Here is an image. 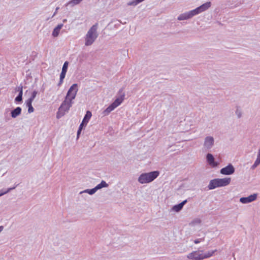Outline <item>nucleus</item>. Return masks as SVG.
Masks as SVG:
<instances>
[{"label":"nucleus","mask_w":260,"mask_h":260,"mask_svg":"<svg viewBox=\"0 0 260 260\" xmlns=\"http://www.w3.org/2000/svg\"><path fill=\"white\" fill-rule=\"evenodd\" d=\"M216 250L208 251L206 253H203V250L193 251L188 253L186 257L191 260H203L212 256Z\"/></svg>","instance_id":"obj_1"},{"label":"nucleus","mask_w":260,"mask_h":260,"mask_svg":"<svg viewBox=\"0 0 260 260\" xmlns=\"http://www.w3.org/2000/svg\"><path fill=\"white\" fill-rule=\"evenodd\" d=\"M98 24L93 25L87 31L85 37V45H91L98 37L97 32Z\"/></svg>","instance_id":"obj_2"},{"label":"nucleus","mask_w":260,"mask_h":260,"mask_svg":"<svg viewBox=\"0 0 260 260\" xmlns=\"http://www.w3.org/2000/svg\"><path fill=\"white\" fill-rule=\"evenodd\" d=\"M159 174V172L157 171L149 173H144L139 176L138 181L141 184L149 183L155 179L158 176Z\"/></svg>","instance_id":"obj_3"},{"label":"nucleus","mask_w":260,"mask_h":260,"mask_svg":"<svg viewBox=\"0 0 260 260\" xmlns=\"http://www.w3.org/2000/svg\"><path fill=\"white\" fill-rule=\"evenodd\" d=\"M231 181V178L214 179L210 181L208 187L209 189L212 190L217 187L225 186L230 183Z\"/></svg>","instance_id":"obj_4"},{"label":"nucleus","mask_w":260,"mask_h":260,"mask_svg":"<svg viewBox=\"0 0 260 260\" xmlns=\"http://www.w3.org/2000/svg\"><path fill=\"white\" fill-rule=\"evenodd\" d=\"M73 104L74 102L73 100L65 97L64 100L62 102L58 109V111L57 113V118H59L60 117L63 116L66 112L69 111Z\"/></svg>","instance_id":"obj_5"},{"label":"nucleus","mask_w":260,"mask_h":260,"mask_svg":"<svg viewBox=\"0 0 260 260\" xmlns=\"http://www.w3.org/2000/svg\"><path fill=\"white\" fill-rule=\"evenodd\" d=\"M215 144V139L211 136H207L205 137L203 144V149L205 151H210Z\"/></svg>","instance_id":"obj_6"},{"label":"nucleus","mask_w":260,"mask_h":260,"mask_svg":"<svg viewBox=\"0 0 260 260\" xmlns=\"http://www.w3.org/2000/svg\"><path fill=\"white\" fill-rule=\"evenodd\" d=\"M78 91V84L77 83L73 84L68 90L66 98L73 101L76 96Z\"/></svg>","instance_id":"obj_7"},{"label":"nucleus","mask_w":260,"mask_h":260,"mask_svg":"<svg viewBox=\"0 0 260 260\" xmlns=\"http://www.w3.org/2000/svg\"><path fill=\"white\" fill-rule=\"evenodd\" d=\"M235 169L234 166L229 164L227 166L222 168L220 170V173L224 175H230L235 172Z\"/></svg>","instance_id":"obj_8"},{"label":"nucleus","mask_w":260,"mask_h":260,"mask_svg":"<svg viewBox=\"0 0 260 260\" xmlns=\"http://www.w3.org/2000/svg\"><path fill=\"white\" fill-rule=\"evenodd\" d=\"M119 95L116 99L112 103V105L116 108L118 106H119L122 102H123L124 96L125 93L123 92V89H121L119 91Z\"/></svg>","instance_id":"obj_9"},{"label":"nucleus","mask_w":260,"mask_h":260,"mask_svg":"<svg viewBox=\"0 0 260 260\" xmlns=\"http://www.w3.org/2000/svg\"><path fill=\"white\" fill-rule=\"evenodd\" d=\"M257 194H253L247 197H242L240 199V202L243 204H247L251 203L256 199Z\"/></svg>","instance_id":"obj_10"},{"label":"nucleus","mask_w":260,"mask_h":260,"mask_svg":"<svg viewBox=\"0 0 260 260\" xmlns=\"http://www.w3.org/2000/svg\"><path fill=\"white\" fill-rule=\"evenodd\" d=\"M206 160L208 164L212 167L214 168L218 166V163L215 161L213 155L211 153H207Z\"/></svg>","instance_id":"obj_11"},{"label":"nucleus","mask_w":260,"mask_h":260,"mask_svg":"<svg viewBox=\"0 0 260 260\" xmlns=\"http://www.w3.org/2000/svg\"><path fill=\"white\" fill-rule=\"evenodd\" d=\"M211 3L210 2H207L198 8L200 13H202L207 10L211 7Z\"/></svg>","instance_id":"obj_12"},{"label":"nucleus","mask_w":260,"mask_h":260,"mask_svg":"<svg viewBox=\"0 0 260 260\" xmlns=\"http://www.w3.org/2000/svg\"><path fill=\"white\" fill-rule=\"evenodd\" d=\"M62 26H63V24H62V23L58 24L57 25V26H56L54 28V29H53V30L52 31V36L54 37H57L58 36L60 30L61 28L62 27Z\"/></svg>","instance_id":"obj_13"},{"label":"nucleus","mask_w":260,"mask_h":260,"mask_svg":"<svg viewBox=\"0 0 260 260\" xmlns=\"http://www.w3.org/2000/svg\"><path fill=\"white\" fill-rule=\"evenodd\" d=\"M186 202L187 200H184L181 203L174 206L172 208V210L175 212L180 211L182 209L183 206L186 204Z\"/></svg>","instance_id":"obj_14"},{"label":"nucleus","mask_w":260,"mask_h":260,"mask_svg":"<svg viewBox=\"0 0 260 260\" xmlns=\"http://www.w3.org/2000/svg\"><path fill=\"white\" fill-rule=\"evenodd\" d=\"M22 109L18 107L11 111V114L12 118H15L18 116L21 113Z\"/></svg>","instance_id":"obj_15"},{"label":"nucleus","mask_w":260,"mask_h":260,"mask_svg":"<svg viewBox=\"0 0 260 260\" xmlns=\"http://www.w3.org/2000/svg\"><path fill=\"white\" fill-rule=\"evenodd\" d=\"M201 14L198 8H196L194 10H191L184 14L183 16H193L194 15H199Z\"/></svg>","instance_id":"obj_16"},{"label":"nucleus","mask_w":260,"mask_h":260,"mask_svg":"<svg viewBox=\"0 0 260 260\" xmlns=\"http://www.w3.org/2000/svg\"><path fill=\"white\" fill-rule=\"evenodd\" d=\"M91 116V112L89 111H87L82 120L83 123H85V125H86L87 124Z\"/></svg>","instance_id":"obj_17"},{"label":"nucleus","mask_w":260,"mask_h":260,"mask_svg":"<svg viewBox=\"0 0 260 260\" xmlns=\"http://www.w3.org/2000/svg\"><path fill=\"white\" fill-rule=\"evenodd\" d=\"M18 90L19 91V93L18 96L15 99L16 102H20L22 100V94H23L22 86L18 87Z\"/></svg>","instance_id":"obj_18"},{"label":"nucleus","mask_w":260,"mask_h":260,"mask_svg":"<svg viewBox=\"0 0 260 260\" xmlns=\"http://www.w3.org/2000/svg\"><path fill=\"white\" fill-rule=\"evenodd\" d=\"M115 108L111 104L104 111L103 114L104 115H108L111 111H112Z\"/></svg>","instance_id":"obj_19"},{"label":"nucleus","mask_w":260,"mask_h":260,"mask_svg":"<svg viewBox=\"0 0 260 260\" xmlns=\"http://www.w3.org/2000/svg\"><path fill=\"white\" fill-rule=\"evenodd\" d=\"M32 102L27 100L25 102L26 106L28 107V112L29 113H32L34 111V109L32 106Z\"/></svg>","instance_id":"obj_20"},{"label":"nucleus","mask_w":260,"mask_h":260,"mask_svg":"<svg viewBox=\"0 0 260 260\" xmlns=\"http://www.w3.org/2000/svg\"><path fill=\"white\" fill-rule=\"evenodd\" d=\"M95 192H95V190H94V189L93 188H92V189H86L85 190H84L83 191H80L79 193L81 194H82L83 193H88V194H89L90 195H92L94 193H95Z\"/></svg>","instance_id":"obj_21"},{"label":"nucleus","mask_w":260,"mask_h":260,"mask_svg":"<svg viewBox=\"0 0 260 260\" xmlns=\"http://www.w3.org/2000/svg\"><path fill=\"white\" fill-rule=\"evenodd\" d=\"M144 1V0H133V1H132L131 2H129L128 3V5H129V6H131V5L136 6V5H138V4Z\"/></svg>","instance_id":"obj_22"},{"label":"nucleus","mask_w":260,"mask_h":260,"mask_svg":"<svg viewBox=\"0 0 260 260\" xmlns=\"http://www.w3.org/2000/svg\"><path fill=\"white\" fill-rule=\"evenodd\" d=\"M15 186L13 187H11V188H9L7 189V190H5V191H3V190H0V197L7 193L8 192H9V191H10L11 190H13L15 188Z\"/></svg>","instance_id":"obj_23"},{"label":"nucleus","mask_w":260,"mask_h":260,"mask_svg":"<svg viewBox=\"0 0 260 260\" xmlns=\"http://www.w3.org/2000/svg\"><path fill=\"white\" fill-rule=\"evenodd\" d=\"M82 0H72L70 1L69 3V5H71L72 6H74L75 5H77L80 3Z\"/></svg>","instance_id":"obj_24"},{"label":"nucleus","mask_w":260,"mask_h":260,"mask_svg":"<svg viewBox=\"0 0 260 260\" xmlns=\"http://www.w3.org/2000/svg\"><path fill=\"white\" fill-rule=\"evenodd\" d=\"M235 114L238 118H240L242 117V112L241 110L239 108H237Z\"/></svg>","instance_id":"obj_25"},{"label":"nucleus","mask_w":260,"mask_h":260,"mask_svg":"<svg viewBox=\"0 0 260 260\" xmlns=\"http://www.w3.org/2000/svg\"><path fill=\"white\" fill-rule=\"evenodd\" d=\"M37 94V91H34L32 93L31 96L30 98H29L27 101L32 102L34 100V99L36 98V95Z\"/></svg>","instance_id":"obj_26"},{"label":"nucleus","mask_w":260,"mask_h":260,"mask_svg":"<svg viewBox=\"0 0 260 260\" xmlns=\"http://www.w3.org/2000/svg\"><path fill=\"white\" fill-rule=\"evenodd\" d=\"M69 63L68 61H65L63 63V67L62 68L61 71L66 72H67L68 67Z\"/></svg>","instance_id":"obj_27"},{"label":"nucleus","mask_w":260,"mask_h":260,"mask_svg":"<svg viewBox=\"0 0 260 260\" xmlns=\"http://www.w3.org/2000/svg\"><path fill=\"white\" fill-rule=\"evenodd\" d=\"M201 221L200 218H196L192 221V223L194 225L199 224L201 223Z\"/></svg>","instance_id":"obj_28"},{"label":"nucleus","mask_w":260,"mask_h":260,"mask_svg":"<svg viewBox=\"0 0 260 260\" xmlns=\"http://www.w3.org/2000/svg\"><path fill=\"white\" fill-rule=\"evenodd\" d=\"M100 184L102 188L107 187L108 186V184L104 180H102Z\"/></svg>","instance_id":"obj_29"},{"label":"nucleus","mask_w":260,"mask_h":260,"mask_svg":"<svg viewBox=\"0 0 260 260\" xmlns=\"http://www.w3.org/2000/svg\"><path fill=\"white\" fill-rule=\"evenodd\" d=\"M66 72L61 71L60 75V79L61 80H63V79L65 78Z\"/></svg>","instance_id":"obj_30"},{"label":"nucleus","mask_w":260,"mask_h":260,"mask_svg":"<svg viewBox=\"0 0 260 260\" xmlns=\"http://www.w3.org/2000/svg\"><path fill=\"white\" fill-rule=\"evenodd\" d=\"M204 240V238L197 239L194 241V242L195 244H198V243H200L201 242L203 241Z\"/></svg>","instance_id":"obj_31"},{"label":"nucleus","mask_w":260,"mask_h":260,"mask_svg":"<svg viewBox=\"0 0 260 260\" xmlns=\"http://www.w3.org/2000/svg\"><path fill=\"white\" fill-rule=\"evenodd\" d=\"M102 188V186H101L100 184H99L98 185H97L95 187H94V189L95 191V192H96V191L100 189H101Z\"/></svg>","instance_id":"obj_32"},{"label":"nucleus","mask_w":260,"mask_h":260,"mask_svg":"<svg viewBox=\"0 0 260 260\" xmlns=\"http://www.w3.org/2000/svg\"><path fill=\"white\" fill-rule=\"evenodd\" d=\"M188 18L189 17H178V20H185Z\"/></svg>","instance_id":"obj_33"},{"label":"nucleus","mask_w":260,"mask_h":260,"mask_svg":"<svg viewBox=\"0 0 260 260\" xmlns=\"http://www.w3.org/2000/svg\"><path fill=\"white\" fill-rule=\"evenodd\" d=\"M84 124H85V123H83V121H82V123L79 125V129H82Z\"/></svg>","instance_id":"obj_34"},{"label":"nucleus","mask_w":260,"mask_h":260,"mask_svg":"<svg viewBox=\"0 0 260 260\" xmlns=\"http://www.w3.org/2000/svg\"><path fill=\"white\" fill-rule=\"evenodd\" d=\"M63 81V80H61L59 79V82H58V83L57 85H58V86H60L62 84Z\"/></svg>","instance_id":"obj_35"},{"label":"nucleus","mask_w":260,"mask_h":260,"mask_svg":"<svg viewBox=\"0 0 260 260\" xmlns=\"http://www.w3.org/2000/svg\"><path fill=\"white\" fill-rule=\"evenodd\" d=\"M81 130H82V129H78V132H77V137H79V135H80V133H81Z\"/></svg>","instance_id":"obj_36"},{"label":"nucleus","mask_w":260,"mask_h":260,"mask_svg":"<svg viewBox=\"0 0 260 260\" xmlns=\"http://www.w3.org/2000/svg\"><path fill=\"white\" fill-rule=\"evenodd\" d=\"M4 227L3 226H0V233L3 230Z\"/></svg>","instance_id":"obj_37"},{"label":"nucleus","mask_w":260,"mask_h":260,"mask_svg":"<svg viewBox=\"0 0 260 260\" xmlns=\"http://www.w3.org/2000/svg\"><path fill=\"white\" fill-rule=\"evenodd\" d=\"M120 23H126V21H124V22H120Z\"/></svg>","instance_id":"obj_38"},{"label":"nucleus","mask_w":260,"mask_h":260,"mask_svg":"<svg viewBox=\"0 0 260 260\" xmlns=\"http://www.w3.org/2000/svg\"><path fill=\"white\" fill-rule=\"evenodd\" d=\"M63 22L66 21V19L63 20Z\"/></svg>","instance_id":"obj_39"}]
</instances>
